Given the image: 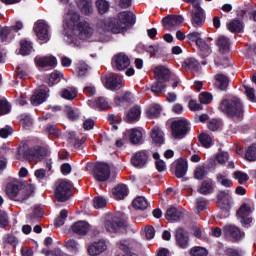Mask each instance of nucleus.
Masks as SVG:
<instances>
[{
	"instance_id": "1",
	"label": "nucleus",
	"mask_w": 256,
	"mask_h": 256,
	"mask_svg": "<svg viewBox=\"0 0 256 256\" xmlns=\"http://www.w3.org/2000/svg\"><path fill=\"white\" fill-rule=\"evenodd\" d=\"M66 27L64 28V41L72 47H79L81 39L93 37V27L87 21H81L77 11L70 8L66 13Z\"/></svg>"
},
{
	"instance_id": "2",
	"label": "nucleus",
	"mask_w": 256,
	"mask_h": 256,
	"mask_svg": "<svg viewBox=\"0 0 256 256\" xmlns=\"http://www.w3.org/2000/svg\"><path fill=\"white\" fill-rule=\"evenodd\" d=\"M135 23V15L131 12H120L118 18H105L98 23V30L94 34L95 37L99 35L98 38H94L93 41H106L105 33H113L117 35L119 33H125L129 27H133Z\"/></svg>"
},
{
	"instance_id": "3",
	"label": "nucleus",
	"mask_w": 256,
	"mask_h": 256,
	"mask_svg": "<svg viewBox=\"0 0 256 256\" xmlns=\"http://www.w3.org/2000/svg\"><path fill=\"white\" fill-rule=\"evenodd\" d=\"M220 110L229 117H243V104L236 97L224 99L220 104Z\"/></svg>"
},
{
	"instance_id": "4",
	"label": "nucleus",
	"mask_w": 256,
	"mask_h": 256,
	"mask_svg": "<svg viewBox=\"0 0 256 256\" xmlns=\"http://www.w3.org/2000/svg\"><path fill=\"white\" fill-rule=\"evenodd\" d=\"M87 171H92L94 179L99 182H105L111 177V167L105 162H99L96 164L89 163L86 166Z\"/></svg>"
},
{
	"instance_id": "5",
	"label": "nucleus",
	"mask_w": 256,
	"mask_h": 256,
	"mask_svg": "<svg viewBox=\"0 0 256 256\" xmlns=\"http://www.w3.org/2000/svg\"><path fill=\"white\" fill-rule=\"evenodd\" d=\"M71 189H73V183L67 179H59L54 185V195L57 201L65 203L71 197Z\"/></svg>"
},
{
	"instance_id": "6",
	"label": "nucleus",
	"mask_w": 256,
	"mask_h": 256,
	"mask_svg": "<svg viewBox=\"0 0 256 256\" xmlns=\"http://www.w3.org/2000/svg\"><path fill=\"white\" fill-rule=\"evenodd\" d=\"M48 151L45 148L36 147V148H29L26 151L23 152V156H21V150L17 154V159L22 161V159H25L26 161H29L30 163L34 161V163H39V161H43L45 157L48 155Z\"/></svg>"
},
{
	"instance_id": "7",
	"label": "nucleus",
	"mask_w": 256,
	"mask_h": 256,
	"mask_svg": "<svg viewBox=\"0 0 256 256\" xmlns=\"http://www.w3.org/2000/svg\"><path fill=\"white\" fill-rule=\"evenodd\" d=\"M104 227L108 233H121L127 227V223L116 215L107 216Z\"/></svg>"
},
{
	"instance_id": "8",
	"label": "nucleus",
	"mask_w": 256,
	"mask_h": 256,
	"mask_svg": "<svg viewBox=\"0 0 256 256\" xmlns=\"http://www.w3.org/2000/svg\"><path fill=\"white\" fill-rule=\"evenodd\" d=\"M171 129L174 139H183L189 133V121L185 118L174 120L171 123Z\"/></svg>"
},
{
	"instance_id": "9",
	"label": "nucleus",
	"mask_w": 256,
	"mask_h": 256,
	"mask_svg": "<svg viewBox=\"0 0 256 256\" xmlns=\"http://www.w3.org/2000/svg\"><path fill=\"white\" fill-rule=\"evenodd\" d=\"M49 24L45 20H38L34 24V31L36 33V37L39 39V41H42V43H47L49 39H51V33L49 32Z\"/></svg>"
},
{
	"instance_id": "10",
	"label": "nucleus",
	"mask_w": 256,
	"mask_h": 256,
	"mask_svg": "<svg viewBox=\"0 0 256 256\" xmlns=\"http://www.w3.org/2000/svg\"><path fill=\"white\" fill-rule=\"evenodd\" d=\"M191 24L195 29L205 25V12L199 4H194V8L191 11Z\"/></svg>"
},
{
	"instance_id": "11",
	"label": "nucleus",
	"mask_w": 256,
	"mask_h": 256,
	"mask_svg": "<svg viewBox=\"0 0 256 256\" xmlns=\"http://www.w3.org/2000/svg\"><path fill=\"white\" fill-rule=\"evenodd\" d=\"M103 83L106 89H110L111 91H118V89L123 87L124 80L123 77L117 74H108L105 77Z\"/></svg>"
},
{
	"instance_id": "12",
	"label": "nucleus",
	"mask_w": 256,
	"mask_h": 256,
	"mask_svg": "<svg viewBox=\"0 0 256 256\" xmlns=\"http://www.w3.org/2000/svg\"><path fill=\"white\" fill-rule=\"evenodd\" d=\"M149 161V152L146 150H141L136 152L132 158L131 163L136 169H143Z\"/></svg>"
},
{
	"instance_id": "13",
	"label": "nucleus",
	"mask_w": 256,
	"mask_h": 256,
	"mask_svg": "<svg viewBox=\"0 0 256 256\" xmlns=\"http://www.w3.org/2000/svg\"><path fill=\"white\" fill-rule=\"evenodd\" d=\"M251 213H253V210H251L249 204H243L237 211V215L241 219L240 221L243 227H249V224L253 221V218L250 217Z\"/></svg>"
},
{
	"instance_id": "14",
	"label": "nucleus",
	"mask_w": 256,
	"mask_h": 256,
	"mask_svg": "<svg viewBox=\"0 0 256 256\" xmlns=\"http://www.w3.org/2000/svg\"><path fill=\"white\" fill-rule=\"evenodd\" d=\"M129 65H131V61L129 60V57L124 53H119L112 59V67L118 71L127 69Z\"/></svg>"
},
{
	"instance_id": "15",
	"label": "nucleus",
	"mask_w": 256,
	"mask_h": 256,
	"mask_svg": "<svg viewBox=\"0 0 256 256\" xmlns=\"http://www.w3.org/2000/svg\"><path fill=\"white\" fill-rule=\"evenodd\" d=\"M34 187L32 185H23L21 184V188L18 190V193L16 197L14 198V201H19L20 203H23V201H27L33 195Z\"/></svg>"
},
{
	"instance_id": "16",
	"label": "nucleus",
	"mask_w": 256,
	"mask_h": 256,
	"mask_svg": "<svg viewBox=\"0 0 256 256\" xmlns=\"http://www.w3.org/2000/svg\"><path fill=\"white\" fill-rule=\"evenodd\" d=\"M183 21V16H167L163 18L162 23L165 29L173 31V29H175V27H179Z\"/></svg>"
},
{
	"instance_id": "17",
	"label": "nucleus",
	"mask_w": 256,
	"mask_h": 256,
	"mask_svg": "<svg viewBox=\"0 0 256 256\" xmlns=\"http://www.w3.org/2000/svg\"><path fill=\"white\" fill-rule=\"evenodd\" d=\"M176 243L180 249H187L189 247V234L183 229L176 230Z\"/></svg>"
},
{
	"instance_id": "18",
	"label": "nucleus",
	"mask_w": 256,
	"mask_h": 256,
	"mask_svg": "<svg viewBox=\"0 0 256 256\" xmlns=\"http://www.w3.org/2000/svg\"><path fill=\"white\" fill-rule=\"evenodd\" d=\"M223 232L226 237H231L232 239H235V241H239L245 237V232H241L239 228L231 225L225 226Z\"/></svg>"
},
{
	"instance_id": "19",
	"label": "nucleus",
	"mask_w": 256,
	"mask_h": 256,
	"mask_svg": "<svg viewBox=\"0 0 256 256\" xmlns=\"http://www.w3.org/2000/svg\"><path fill=\"white\" fill-rule=\"evenodd\" d=\"M125 135L132 145H140L143 142V132L137 128L126 130Z\"/></svg>"
},
{
	"instance_id": "20",
	"label": "nucleus",
	"mask_w": 256,
	"mask_h": 256,
	"mask_svg": "<svg viewBox=\"0 0 256 256\" xmlns=\"http://www.w3.org/2000/svg\"><path fill=\"white\" fill-rule=\"evenodd\" d=\"M76 5L82 13V15H93V0H76Z\"/></svg>"
},
{
	"instance_id": "21",
	"label": "nucleus",
	"mask_w": 256,
	"mask_h": 256,
	"mask_svg": "<svg viewBox=\"0 0 256 256\" xmlns=\"http://www.w3.org/2000/svg\"><path fill=\"white\" fill-rule=\"evenodd\" d=\"M35 63L37 67H55V65H57V58L53 56H37L35 58Z\"/></svg>"
},
{
	"instance_id": "22",
	"label": "nucleus",
	"mask_w": 256,
	"mask_h": 256,
	"mask_svg": "<svg viewBox=\"0 0 256 256\" xmlns=\"http://www.w3.org/2000/svg\"><path fill=\"white\" fill-rule=\"evenodd\" d=\"M171 72L165 66H158L154 69V77L156 81H169Z\"/></svg>"
},
{
	"instance_id": "23",
	"label": "nucleus",
	"mask_w": 256,
	"mask_h": 256,
	"mask_svg": "<svg viewBox=\"0 0 256 256\" xmlns=\"http://www.w3.org/2000/svg\"><path fill=\"white\" fill-rule=\"evenodd\" d=\"M47 101V90L46 89H38L34 92L31 97L32 105H41V103H45Z\"/></svg>"
},
{
	"instance_id": "24",
	"label": "nucleus",
	"mask_w": 256,
	"mask_h": 256,
	"mask_svg": "<svg viewBox=\"0 0 256 256\" xmlns=\"http://www.w3.org/2000/svg\"><path fill=\"white\" fill-rule=\"evenodd\" d=\"M21 182H10L6 186V195L11 199L12 201H15V197H17V193H19V190L21 189Z\"/></svg>"
},
{
	"instance_id": "25",
	"label": "nucleus",
	"mask_w": 256,
	"mask_h": 256,
	"mask_svg": "<svg viewBox=\"0 0 256 256\" xmlns=\"http://www.w3.org/2000/svg\"><path fill=\"white\" fill-rule=\"evenodd\" d=\"M71 229L76 235H87L89 232V223L78 221L71 226Z\"/></svg>"
},
{
	"instance_id": "26",
	"label": "nucleus",
	"mask_w": 256,
	"mask_h": 256,
	"mask_svg": "<svg viewBox=\"0 0 256 256\" xmlns=\"http://www.w3.org/2000/svg\"><path fill=\"white\" fill-rule=\"evenodd\" d=\"M88 105L92 109H98L99 111L109 109V102L104 97H98L95 102L88 100Z\"/></svg>"
},
{
	"instance_id": "27",
	"label": "nucleus",
	"mask_w": 256,
	"mask_h": 256,
	"mask_svg": "<svg viewBox=\"0 0 256 256\" xmlns=\"http://www.w3.org/2000/svg\"><path fill=\"white\" fill-rule=\"evenodd\" d=\"M165 217L167 221H171V222L181 221V219L183 218V211L175 207H171L167 209Z\"/></svg>"
},
{
	"instance_id": "28",
	"label": "nucleus",
	"mask_w": 256,
	"mask_h": 256,
	"mask_svg": "<svg viewBox=\"0 0 256 256\" xmlns=\"http://www.w3.org/2000/svg\"><path fill=\"white\" fill-rule=\"evenodd\" d=\"M140 117H141V107L134 106L126 114V121L127 123H135V121H139Z\"/></svg>"
},
{
	"instance_id": "29",
	"label": "nucleus",
	"mask_w": 256,
	"mask_h": 256,
	"mask_svg": "<svg viewBox=\"0 0 256 256\" xmlns=\"http://www.w3.org/2000/svg\"><path fill=\"white\" fill-rule=\"evenodd\" d=\"M188 168L189 166L187 164V160L179 159L176 162V171H175L176 177H178V179H181V177H185V175H187Z\"/></svg>"
},
{
	"instance_id": "30",
	"label": "nucleus",
	"mask_w": 256,
	"mask_h": 256,
	"mask_svg": "<svg viewBox=\"0 0 256 256\" xmlns=\"http://www.w3.org/2000/svg\"><path fill=\"white\" fill-rule=\"evenodd\" d=\"M216 45L220 53H229L231 41L226 36H220L216 41Z\"/></svg>"
},
{
	"instance_id": "31",
	"label": "nucleus",
	"mask_w": 256,
	"mask_h": 256,
	"mask_svg": "<svg viewBox=\"0 0 256 256\" xmlns=\"http://www.w3.org/2000/svg\"><path fill=\"white\" fill-rule=\"evenodd\" d=\"M198 191L201 195H211L215 191V183L211 179L205 180L202 182Z\"/></svg>"
},
{
	"instance_id": "32",
	"label": "nucleus",
	"mask_w": 256,
	"mask_h": 256,
	"mask_svg": "<svg viewBox=\"0 0 256 256\" xmlns=\"http://www.w3.org/2000/svg\"><path fill=\"white\" fill-rule=\"evenodd\" d=\"M64 247L69 251L70 253H73L74 255H77L79 252V249H81V245L79 244V241L75 239H66L64 241Z\"/></svg>"
},
{
	"instance_id": "33",
	"label": "nucleus",
	"mask_w": 256,
	"mask_h": 256,
	"mask_svg": "<svg viewBox=\"0 0 256 256\" xmlns=\"http://www.w3.org/2000/svg\"><path fill=\"white\" fill-rule=\"evenodd\" d=\"M215 85L219 87L221 91H225L227 89V85H229V78L224 74H216L214 76Z\"/></svg>"
},
{
	"instance_id": "34",
	"label": "nucleus",
	"mask_w": 256,
	"mask_h": 256,
	"mask_svg": "<svg viewBox=\"0 0 256 256\" xmlns=\"http://www.w3.org/2000/svg\"><path fill=\"white\" fill-rule=\"evenodd\" d=\"M113 195H114V198L117 200L126 198L128 195L127 185L120 184V185L116 186L113 189Z\"/></svg>"
},
{
	"instance_id": "35",
	"label": "nucleus",
	"mask_w": 256,
	"mask_h": 256,
	"mask_svg": "<svg viewBox=\"0 0 256 256\" xmlns=\"http://www.w3.org/2000/svg\"><path fill=\"white\" fill-rule=\"evenodd\" d=\"M196 46L198 47L202 57H207V55L211 53V47L207 41L203 40L202 38L197 41Z\"/></svg>"
},
{
	"instance_id": "36",
	"label": "nucleus",
	"mask_w": 256,
	"mask_h": 256,
	"mask_svg": "<svg viewBox=\"0 0 256 256\" xmlns=\"http://www.w3.org/2000/svg\"><path fill=\"white\" fill-rule=\"evenodd\" d=\"M97 247L96 251H93L95 249V246H89L88 247V253L89 255L95 256V255H100V253H103L107 249V244H105L104 241H99L94 243Z\"/></svg>"
},
{
	"instance_id": "37",
	"label": "nucleus",
	"mask_w": 256,
	"mask_h": 256,
	"mask_svg": "<svg viewBox=\"0 0 256 256\" xmlns=\"http://www.w3.org/2000/svg\"><path fill=\"white\" fill-rule=\"evenodd\" d=\"M151 139L154 141L156 145H161L164 141L163 131H161L159 127L155 126L151 131Z\"/></svg>"
},
{
	"instance_id": "38",
	"label": "nucleus",
	"mask_w": 256,
	"mask_h": 256,
	"mask_svg": "<svg viewBox=\"0 0 256 256\" xmlns=\"http://www.w3.org/2000/svg\"><path fill=\"white\" fill-rule=\"evenodd\" d=\"M133 207H135V209H139L140 211H145V209L149 207V202H147V199H145V197L138 196L133 201Z\"/></svg>"
},
{
	"instance_id": "39",
	"label": "nucleus",
	"mask_w": 256,
	"mask_h": 256,
	"mask_svg": "<svg viewBox=\"0 0 256 256\" xmlns=\"http://www.w3.org/2000/svg\"><path fill=\"white\" fill-rule=\"evenodd\" d=\"M166 89H167V85L165 84V81H163V80H157L151 86V91H152V93H155V95H159V93H165Z\"/></svg>"
},
{
	"instance_id": "40",
	"label": "nucleus",
	"mask_w": 256,
	"mask_h": 256,
	"mask_svg": "<svg viewBox=\"0 0 256 256\" xmlns=\"http://www.w3.org/2000/svg\"><path fill=\"white\" fill-rule=\"evenodd\" d=\"M161 113V106L159 104H153L146 110V116L149 119H155Z\"/></svg>"
},
{
	"instance_id": "41",
	"label": "nucleus",
	"mask_w": 256,
	"mask_h": 256,
	"mask_svg": "<svg viewBox=\"0 0 256 256\" xmlns=\"http://www.w3.org/2000/svg\"><path fill=\"white\" fill-rule=\"evenodd\" d=\"M61 96L63 99H67L68 101H73L75 97H77V89L75 87H69L62 90Z\"/></svg>"
},
{
	"instance_id": "42",
	"label": "nucleus",
	"mask_w": 256,
	"mask_h": 256,
	"mask_svg": "<svg viewBox=\"0 0 256 256\" xmlns=\"http://www.w3.org/2000/svg\"><path fill=\"white\" fill-rule=\"evenodd\" d=\"M183 67L191 71H199V62L195 58H187L183 63Z\"/></svg>"
},
{
	"instance_id": "43",
	"label": "nucleus",
	"mask_w": 256,
	"mask_h": 256,
	"mask_svg": "<svg viewBox=\"0 0 256 256\" xmlns=\"http://www.w3.org/2000/svg\"><path fill=\"white\" fill-rule=\"evenodd\" d=\"M199 141L201 145H203V147H205L206 149H209V147L213 145V137H211V135H209L208 133L200 134Z\"/></svg>"
},
{
	"instance_id": "44",
	"label": "nucleus",
	"mask_w": 256,
	"mask_h": 256,
	"mask_svg": "<svg viewBox=\"0 0 256 256\" xmlns=\"http://www.w3.org/2000/svg\"><path fill=\"white\" fill-rule=\"evenodd\" d=\"M31 51H33V45L30 41L22 40L20 42V53L22 55H30Z\"/></svg>"
},
{
	"instance_id": "45",
	"label": "nucleus",
	"mask_w": 256,
	"mask_h": 256,
	"mask_svg": "<svg viewBox=\"0 0 256 256\" xmlns=\"http://www.w3.org/2000/svg\"><path fill=\"white\" fill-rule=\"evenodd\" d=\"M109 2L107 0H97L96 1V8L100 15H105L107 11H109Z\"/></svg>"
},
{
	"instance_id": "46",
	"label": "nucleus",
	"mask_w": 256,
	"mask_h": 256,
	"mask_svg": "<svg viewBox=\"0 0 256 256\" xmlns=\"http://www.w3.org/2000/svg\"><path fill=\"white\" fill-rule=\"evenodd\" d=\"M228 29L231 33H241L243 31V23L239 20H233L229 23Z\"/></svg>"
},
{
	"instance_id": "47",
	"label": "nucleus",
	"mask_w": 256,
	"mask_h": 256,
	"mask_svg": "<svg viewBox=\"0 0 256 256\" xmlns=\"http://www.w3.org/2000/svg\"><path fill=\"white\" fill-rule=\"evenodd\" d=\"M216 180L218 183L223 185V187H232L233 186V181H231L229 178H227V174L223 173H218L216 176Z\"/></svg>"
},
{
	"instance_id": "48",
	"label": "nucleus",
	"mask_w": 256,
	"mask_h": 256,
	"mask_svg": "<svg viewBox=\"0 0 256 256\" xmlns=\"http://www.w3.org/2000/svg\"><path fill=\"white\" fill-rule=\"evenodd\" d=\"M118 247L120 251H123L122 254H118L117 256H137V254L132 253L129 250V246L127 245L126 241H121L118 243Z\"/></svg>"
},
{
	"instance_id": "49",
	"label": "nucleus",
	"mask_w": 256,
	"mask_h": 256,
	"mask_svg": "<svg viewBox=\"0 0 256 256\" xmlns=\"http://www.w3.org/2000/svg\"><path fill=\"white\" fill-rule=\"evenodd\" d=\"M61 77H63V73L59 71H55L50 74L48 78V85L52 87V85H55L56 83H59L61 81Z\"/></svg>"
},
{
	"instance_id": "50",
	"label": "nucleus",
	"mask_w": 256,
	"mask_h": 256,
	"mask_svg": "<svg viewBox=\"0 0 256 256\" xmlns=\"http://www.w3.org/2000/svg\"><path fill=\"white\" fill-rule=\"evenodd\" d=\"M190 255L192 256H207L209 252L205 249V247L195 246L190 249Z\"/></svg>"
},
{
	"instance_id": "51",
	"label": "nucleus",
	"mask_w": 256,
	"mask_h": 256,
	"mask_svg": "<svg viewBox=\"0 0 256 256\" xmlns=\"http://www.w3.org/2000/svg\"><path fill=\"white\" fill-rule=\"evenodd\" d=\"M245 158L247 161H256V144H253L247 148Z\"/></svg>"
},
{
	"instance_id": "52",
	"label": "nucleus",
	"mask_w": 256,
	"mask_h": 256,
	"mask_svg": "<svg viewBox=\"0 0 256 256\" xmlns=\"http://www.w3.org/2000/svg\"><path fill=\"white\" fill-rule=\"evenodd\" d=\"M234 178L236 179V181H238V183H240V185H243L244 183H247V181H249V175L241 171L234 172Z\"/></svg>"
},
{
	"instance_id": "53",
	"label": "nucleus",
	"mask_w": 256,
	"mask_h": 256,
	"mask_svg": "<svg viewBox=\"0 0 256 256\" xmlns=\"http://www.w3.org/2000/svg\"><path fill=\"white\" fill-rule=\"evenodd\" d=\"M217 197L220 203H227L228 201L231 200V191L229 190L220 191Z\"/></svg>"
},
{
	"instance_id": "54",
	"label": "nucleus",
	"mask_w": 256,
	"mask_h": 256,
	"mask_svg": "<svg viewBox=\"0 0 256 256\" xmlns=\"http://www.w3.org/2000/svg\"><path fill=\"white\" fill-rule=\"evenodd\" d=\"M93 205L95 209H103V207H107V199H105L103 196H97L94 198Z\"/></svg>"
},
{
	"instance_id": "55",
	"label": "nucleus",
	"mask_w": 256,
	"mask_h": 256,
	"mask_svg": "<svg viewBox=\"0 0 256 256\" xmlns=\"http://www.w3.org/2000/svg\"><path fill=\"white\" fill-rule=\"evenodd\" d=\"M20 123L28 129V127H31L33 125V119H31V116L29 114H21L20 115Z\"/></svg>"
},
{
	"instance_id": "56",
	"label": "nucleus",
	"mask_w": 256,
	"mask_h": 256,
	"mask_svg": "<svg viewBox=\"0 0 256 256\" xmlns=\"http://www.w3.org/2000/svg\"><path fill=\"white\" fill-rule=\"evenodd\" d=\"M67 219V210H61L60 216L56 218L54 225L55 227H62V225H65V220Z\"/></svg>"
},
{
	"instance_id": "57",
	"label": "nucleus",
	"mask_w": 256,
	"mask_h": 256,
	"mask_svg": "<svg viewBox=\"0 0 256 256\" xmlns=\"http://www.w3.org/2000/svg\"><path fill=\"white\" fill-rule=\"evenodd\" d=\"M11 111V104L7 100H0V115H7Z\"/></svg>"
},
{
	"instance_id": "58",
	"label": "nucleus",
	"mask_w": 256,
	"mask_h": 256,
	"mask_svg": "<svg viewBox=\"0 0 256 256\" xmlns=\"http://www.w3.org/2000/svg\"><path fill=\"white\" fill-rule=\"evenodd\" d=\"M206 176H207V170H205V166L196 167L194 172L195 179H205Z\"/></svg>"
},
{
	"instance_id": "59",
	"label": "nucleus",
	"mask_w": 256,
	"mask_h": 256,
	"mask_svg": "<svg viewBox=\"0 0 256 256\" xmlns=\"http://www.w3.org/2000/svg\"><path fill=\"white\" fill-rule=\"evenodd\" d=\"M88 71H89V66L85 64V62H79L77 64V73L80 77L87 75Z\"/></svg>"
},
{
	"instance_id": "60",
	"label": "nucleus",
	"mask_w": 256,
	"mask_h": 256,
	"mask_svg": "<svg viewBox=\"0 0 256 256\" xmlns=\"http://www.w3.org/2000/svg\"><path fill=\"white\" fill-rule=\"evenodd\" d=\"M43 217V211H41V208H35L32 212V214L28 215V220L31 221H37V219H41Z\"/></svg>"
},
{
	"instance_id": "61",
	"label": "nucleus",
	"mask_w": 256,
	"mask_h": 256,
	"mask_svg": "<svg viewBox=\"0 0 256 256\" xmlns=\"http://www.w3.org/2000/svg\"><path fill=\"white\" fill-rule=\"evenodd\" d=\"M65 111L67 113L68 119H71L72 121H75L79 117V111L73 110L71 106H65Z\"/></svg>"
},
{
	"instance_id": "62",
	"label": "nucleus",
	"mask_w": 256,
	"mask_h": 256,
	"mask_svg": "<svg viewBox=\"0 0 256 256\" xmlns=\"http://www.w3.org/2000/svg\"><path fill=\"white\" fill-rule=\"evenodd\" d=\"M199 100L204 105H208V103H211V101H213V95H211V93L209 92H203L200 94Z\"/></svg>"
},
{
	"instance_id": "63",
	"label": "nucleus",
	"mask_w": 256,
	"mask_h": 256,
	"mask_svg": "<svg viewBox=\"0 0 256 256\" xmlns=\"http://www.w3.org/2000/svg\"><path fill=\"white\" fill-rule=\"evenodd\" d=\"M108 120L112 124L113 129H115V131H117V129H119V127H117V125H119V123H121V117H119L115 114H111L108 116Z\"/></svg>"
},
{
	"instance_id": "64",
	"label": "nucleus",
	"mask_w": 256,
	"mask_h": 256,
	"mask_svg": "<svg viewBox=\"0 0 256 256\" xmlns=\"http://www.w3.org/2000/svg\"><path fill=\"white\" fill-rule=\"evenodd\" d=\"M208 129H210V131H219V129H221V121L219 120H211L208 123Z\"/></svg>"
}]
</instances>
